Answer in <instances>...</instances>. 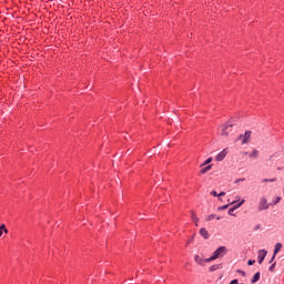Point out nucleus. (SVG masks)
Here are the masks:
<instances>
[{
  "mask_svg": "<svg viewBox=\"0 0 284 284\" xmlns=\"http://www.w3.org/2000/svg\"><path fill=\"white\" fill-rule=\"evenodd\" d=\"M225 254H227V247L225 246H220L217 247L213 254L211 255V257L205 258L206 263H212V261H216V258H223V256H225Z\"/></svg>",
  "mask_w": 284,
  "mask_h": 284,
  "instance_id": "obj_1",
  "label": "nucleus"
},
{
  "mask_svg": "<svg viewBox=\"0 0 284 284\" xmlns=\"http://www.w3.org/2000/svg\"><path fill=\"white\" fill-rule=\"evenodd\" d=\"M257 210H258L260 212H263V211H265V210H270V204H267V197L262 196V197L260 199Z\"/></svg>",
  "mask_w": 284,
  "mask_h": 284,
  "instance_id": "obj_2",
  "label": "nucleus"
},
{
  "mask_svg": "<svg viewBox=\"0 0 284 284\" xmlns=\"http://www.w3.org/2000/svg\"><path fill=\"white\" fill-rule=\"evenodd\" d=\"M252 136V131H246L244 134H241L236 141H242V145H245L250 142V138Z\"/></svg>",
  "mask_w": 284,
  "mask_h": 284,
  "instance_id": "obj_3",
  "label": "nucleus"
},
{
  "mask_svg": "<svg viewBox=\"0 0 284 284\" xmlns=\"http://www.w3.org/2000/svg\"><path fill=\"white\" fill-rule=\"evenodd\" d=\"M234 122H227L226 124H224L222 128V135L227 136V134L232 132V128H234Z\"/></svg>",
  "mask_w": 284,
  "mask_h": 284,
  "instance_id": "obj_4",
  "label": "nucleus"
},
{
  "mask_svg": "<svg viewBox=\"0 0 284 284\" xmlns=\"http://www.w3.org/2000/svg\"><path fill=\"white\" fill-rule=\"evenodd\" d=\"M194 261L197 265H201L202 267L205 266V263H210V262L205 261V258H203L201 255H195Z\"/></svg>",
  "mask_w": 284,
  "mask_h": 284,
  "instance_id": "obj_5",
  "label": "nucleus"
},
{
  "mask_svg": "<svg viewBox=\"0 0 284 284\" xmlns=\"http://www.w3.org/2000/svg\"><path fill=\"white\" fill-rule=\"evenodd\" d=\"M265 256H267V251L261 250L258 252V256H257V261H258L260 265H261V263H263V261H265Z\"/></svg>",
  "mask_w": 284,
  "mask_h": 284,
  "instance_id": "obj_6",
  "label": "nucleus"
},
{
  "mask_svg": "<svg viewBox=\"0 0 284 284\" xmlns=\"http://www.w3.org/2000/svg\"><path fill=\"white\" fill-rule=\"evenodd\" d=\"M281 247H283V245H282L281 243H277V244L275 245L274 254H273V256H272L270 263H273V262H274V260L276 258V254H278V252H281Z\"/></svg>",
  "mask_w": 284,
  "mask_h": 284,
  "instance_id": "obj_7",
  "label": "nucleus"
},
{
  "mask_svg": "<svg viewBox=\"0 0 284 284\" xmlns=\"http://www.w3.org/2000/svg\"><path fill=\"white\" fill-rule=\"evenodd\" d=\"M225 156H227V150L224 149L215 156V161H223Z\"/></svg>",
  "mask_w": 284,
  "mask_h": 284,
  "instance_id": "obj_8",
  "label": "nucleus"
},
{
  "mask_svg": "<svg viewBox=\"0 0 284 284\" xmlns=\"http://www.w3.org/2000/svg\"><path fill=\"white\" fill-rule=\"evenodd\" d=\"M200 234L203 236V239H210V233L205 229H201Z\"/></svg>",
  "mask_w": 284,
  "mask_h": 284,
  "instance_id": "obj_9",
  "label": "nucleus"
},
{
  "mask_svg": "<svg viewBox=\"0 0 284 284\" xmlns=\"http://www.w3.org/2000/svg\"><path fill=\"white\" fill-rule=\"evenodd\" d=\"M250 159H258V150L254 149L250 154Z\"/></svg>",
  "mask_w": 284,
  "mask_h": 284,
  "instance_id": "obj_10",
  "label": "nucleus"
},
{
  "mask_svg": "<svg viewBox=\"0 0 284 284\" xmlns=\"http://www.w3.org/2000/svg\"><path fill=\"white\" fill-rule=\"evenodd\" d=\"M223 267V264H214L210 267V272H216V270H221Z\"/></svg>",
  "mask_w": 284,
  "mask_h": 284,
  "instance_id": "obj_11",
  "label": "nucleus"
},
{
  "mask_svg": "<svg viewBox=\"0 0 284 284\" xmlns=\"http://www.w3.org/2000/svg\"><path fill=\"white\" fill-rule=\"evenodd\" d=\"M258 281H261V273L260 272L254 274V276L252 278V283H258Z\"/></svg>",
  "mask_w": 284,
  "mask_h": 284,
  "instance_id": "obj_12",
  "label": "nucleus"
},
{
  "mask_svg": "<svg viewBox=\"0 0 284 284\" xmlns=\"http://www.w3.org/2000/svg\"><path fill=\"white\" fill-rule=\"evenodd\" d=\"M3 232H4V234H8V230L6 229V224L0 225V236H3Z\"/></svg>",
  "mask_w": 284,
  "mask_h": 284,
  "instance_id": "obj_13",
  "label": "nucleus"
},
{
  "mask_svg": "<svg viewBox=\"0 0 284 284\" xmlns=\"http://www.w3.org/2000/svg\"><path fill=\"white\" fill-rule=\"evenodd\" d=\"M210 170H212V164H209L207 166L203 168L201 170V174H206V172H210Z\"/></svg>",
  "mask_w": 284,
  "mask_h": 284,
  "instance_id": "obj_14",
  "label": "nucleus"
},
{
  "mask_svg": "<svg viewBox=\"0 0 284 284\" xmlns=\"http://www.w3.org/2000/svg\"><path fill=\"white\" fill-rule=\"evenodd\" d=\"M212 161V158L206 159L202 164L201 168H205V165H210V162Z\"/></svg>",
  "mask_w": 284,
  "mask_h": 284,
  "instance_id": "obj_15",
  "label": "nucleus"
},
{
  "mask_svg": "<svg viewBox=\"0 0 284 284\" xmlns=\"http://www.w3.org/2000/svg\"><path fill=\"white\" fill-rule=\"evenodd\" d=\"M276 181V178L273 179H264L263 183H274Z\"/></svg>",
  "mask_w": 284,
  "mask_h": 284,
  "instance_id": "obj_16",
  "label": "nucleus"
},
{
  "mask_svg": "<svg viewBox=\"0 0 284 284\" xmlns=\"http://www.w3.org/2000/svg\"><path fill=\"white\" fill-rule=\"evenodd\" d=\"M243 203H245V200H242L241 202H239L237 204H235L233 206L234 210H239V207H241V205H243Z\"/></svg>",
  "mask_w": 284,
  "mask_h": 284,
  "instance_id": "obj_17",
  "label": "nucleus"
},
{
  "mask_svg": "<svg viewBox=\"0 0 284 284\" xmlns=\"http://www.w3.org/2000/svg\"><path fill=\"white\" fill-rule=\"evenodd\" d=\"M191 219L192 221H199V217H196V214L194 212H191Z\"/></svg>",
  "mask_w": 284,
  "mask_h": 284,
  "instance_id": "obj_18",
  "label": "nucleus"
},
{
  "mask_svg": "<svg viewBox=\"0 0 284 284\" xmlns=\"http://www.w3.org/2000/svg\"><path fill=\"white\" fill-rule=\"evenodd\" d=\"M191 219L192 221H199V217H196V214L194 212H191Z\"/></svg>",
  "mask_w": 284,
  "mask_h": 284,
  "instance_id": "obj_19",
  "label": "nucleus"
},
{
  "mask_svg": "<svg viewBox=\"0 0 284 284\" xmlns=\"http://www.w3.org/2000/svg\"><path fill=\"white\" fill-rule=\"evenodd\" d=\"M236 210L234 209V206L233 207H231V209H229V214H230V216H234V212H235Z\"/></svg>",
  "mask_w": 284,
  "mask_h": 284,
  "instance_id": "obj_20",
  "label": "nucleus"
},
{
  "mask_svg": "<svg viewBox=\"0 0 284 284\" xmlns=\"http://www.w3.org/2000/svg\"><path fill=\"white\" fill-rule=\"evenodd\" d=\"M281 203V196H277L275 201L273 202V205H278Z\"/></svg>",
  "mask_w": 284,
  "mask_h": 284,
  "instance_id": "obj_21",
  "label": "nucleus"
},
{
  "mask_svg": "<svg viewBox=\"0 0 284 284\" xmlns=\"http://www.w3.org/2000/svg\"><path fill=\"white\" fill-rule=\"evenodd\" d=\"M227 207H230V204H225L223 206H220L217 210L223 211V210H227Z\"/></svg>",
  "mask_w": 284,
  "mask_h": 284,
  "instance_id": "obj_22",
  "label": "nucleus"
},
{
  "mask_svg": "<svg viewBox=\"0 0 284 284\" xmlns=\"http://www.w3.org/2000/svg\"><path fill=\"white\" fill-rule=\"evenodd\" d=\"M214 219H216V215H215V214H211V215H209V216L206 217V221H212V220H214Z\"/></svg>",
  "mask_w": 284,
  "mask_h": 284,
  "instance_id": "obj_23",
  "label": "nucleus"
},
{
  "mask_svg": "<svg viewBox=\"0 0 284 284\" xmlns=\"http://www.w3.org/2000/svg\"><path fill=\"white\" fill-rule=\"evenodd\" d=\"M275 268H276V262H274V263L270 266V272H274Z\"/></svg>",
  "mask_w": 284,
  "mask_h": 284,
  "instance_id": "obj_24",
  "label": "nucleus"
},
{
  "mask_svg": "<svg viewBox=\"0 0 284 284\" xmlns=\"http://www.w3.org/2000/svg\"><path fill=\"white\" fill-rule=\"evenodd\" d=\"M243 181H245V179L241 178V179L235 180V183H243Z\"/></svg>",
  "mask_w": 284,
  "mask_h": 284,
  "instance_id": "obj_25",
  "label": "nucleus"
},
{
  "mask_svg": "<svg viewBox=\"0 0 284 284\" xmlns=\"http://www.w3.org/2000/svg\"><path fill=\"white\" fill-rule=\"evenodd\" d=\"M254 263H256V261H254V260H248L247 265H254Z\"/></svg>",
  "mask_w": 284,
  "mask_h": 284,
  "instance_id": "obj_26",
  "label": "nucleus"
},
{
  "mask_svg": "<svg viewBox=\"0 0 284 284\" xmlns=\"http://www.w3.org/2000/svg\"><path fill=\"white\" fill-rule=\"evenodd\" d=\"M229 284H239V280H232Z\"/></svg>",
  "mask_w": 284,
  "mask_h": 284,
  "instance_id": "obj_27",
  "label": "nucleus"
},
{
  "mask_svg": "<svg viewBox=\"0 0 284 284\" xmlns=\"http://www.w3.org/2000/svg\"><path fill=\"white\" fill-rule=\"evenodd\" d=\"M211 194L212 196H219V193H216V191H212Z\"/></svg>",
  "mask_w": 284,
  "mask_h": 284,
  "instance_id": "obj_28",
  "label": "nucleus"
},
{
  "mask_svg": "<svg viewBox=\"0 0 284 284\" xmlns=\"http://www.w3.org/2000/svg\"><path fill=\"white\" fill-rule=\"evenodd\" d=\"M219 197L221 196H225V192H221L220 194H217Z\"/></svg>",
  "mask_w": 284,
  "mask_h": 284,
  "instance_id": "obj_29",
  "label": "nucleus"
},
{
  "mask_svg": "<svg viewBox=\"0 0 284 284\" xmlns=\"http://www.w3.org/2000/svg\"><path fill=\"white\" fill-rule=\"evenodd\" d=\"M239 273H241L242 276H245V271H237Z\"/></svg>",
  "mask_w": 284,
  "mask_h": 284,
  "instance_id": "obj_30",
  "label": "nucleus"
},
{
  "mask_svg": "<svg viewBox=\"0 0 284 284\" xmlns=\"http://www.w3.org/2000/svg\"><path fill=\"white\" fill-rule=\"evenodd\" d=\"M193 222L195 223L196 226H199V221L196 222V220H193Z\"/></svg>",
  "mask_w": 284,
  "mask_h": 284,
  "instance_id": "obj_31",
  "label": "nucleus"
},
{
  "mask_svg": "<svg viewBox=\"0 0 284 284\" xmlns=\"http://www.w3.org/2000/svg\"><path fill=\"white\" fill-rule=\"evenodd\" d=\"M260 229H261V225H260V224L255 226V230H260Z\"/></svg>",
  "mask_w": 284,
  "mask_h": 284,
  "instance_id": "obj_32",
  "label": "nucleus"
},
{
  "mask_svg": "<svg viewBox=\"0 0 284 284\" xmlns=\"http://www.w3.org/2000/svg\"><path fill=\"white\" fill-rule=\"evenodd\" d=\"M231 205H236V201L231 202Z\"/></svg>",
  "mask_w": 284,
  "mask_h": 284,
  "instance_id": "obj_33",
  "label": "nucleus"
},
{
  "mask_svg": "<svg viewBox=\"0 0 284 284\" xmlns=\"http://www.w3.org/2000/svg\"><path fill=\"white\" fill-rule=\"evenodd\" d=\"M216 221H221V216H217V217H216Z\"/></svg>",
  "mask_w": 284,
  "mask_h": 284,
  "instance_id": "obj_34",
  "label": "nucleus"
},
{
  "mask_svg": "<svg viewBox=\"0 0 284 284\" xmlns=\"http://www.w3.org/2000/svg\"><path fill=\"white\" fill-rule=\"evenodd\" d=\"M278 170H283V168L280 166Z\"/></svg>",
  "mask_w": 284,
  "mask_h": 284,
  "instance_id": "obj_35",
  "label": "nucleus"
},
{
  "mask_svg": "<svg viewBox=\"0 0 284 284\" xmlns=\"http://www.w3.org/2000/svg\"><path fill=\"white\" fill-rule=\"evenodd\" d=\"M244 154H247V152H244Z\"/></svg>",
  "mask_w": 284,
  "mask_h": 284,
  "instance_id": "obj_36",
  "label": "nucleus"
}]
</instances>
